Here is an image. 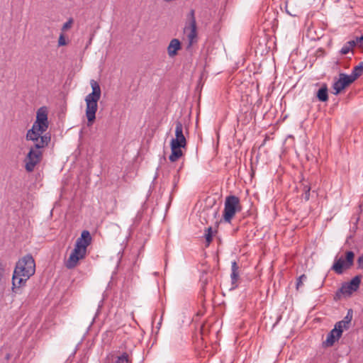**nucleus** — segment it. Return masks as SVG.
<instances>
[{
    "instance_id": "3",
    "label": "nucleus",
    "mask_w": 363,
    "mask_h": 363,
    "mask_svg": "<svg viewBox=\"0 0 363 363\" xmlns=\"http://www.w3.org/2000/svg\"><path fill=\"white\" fill-rule=\"evenodd\" d=\"M48 114V111L46 106L38 108L36 113V120L32 128L27 131L26 140H37L46 133L45 132L49 127Z\"/></svg>"
},
{
    "instance_id": "27",
    "label": "nucleus",
    "mask_w": 363,
    "mask_h": 363,
    "mask_svg": "<svg viewBox=\"0 0 363 363\" xmlns=\"http://www.w3.org/2000/svg\"><path fill=\"white\" fill-rule=\"evenodd\" d=\"M6 264L0 261V281L4 278Z\"/></svg>"
},
{
    "instance_id": "26",
    "label": "nucleus",
    "mask_w": 363,
    "mask_h": 363,
    "mask_svg": "<svg viewBox=\"0 0 363 363\" xmlns=\"http://www.w3.org/2000/svg\"><path fill=\"white\" fill-rule=\"evenodd\" d=\"M67 41L65 40V35L63 33H61L59 36L58 39V46H64L67 45Z\"/></svg>"
},
{
    "instance_id": "21",
    "label": "nucleus",
    "mask_w": 363,
    "mask_h": 363,
    "mask_svg": "<svg viewBox=\"0 0 363 363\" xmlns=\"http://www.w3.org/2000/svg\"><path fill=\"white\" fill-rule=\"evenodd\" d=\"M230 278L233 287H236L239 279V272H231Z\"/></svg>"
},
{
    "instance_id": "5",
    "label": "nucleus",
    "mask_w": 363,
    "mask_h": 363,
    "mask_svg": "<svg viewBox=\"0 0 363 363\" xmlns=\"http://www.w3.org/2000/svg\"><path fill=\"white\" fill-rule=\"evenodd\" d=\"M183 130L182 123L180 121H177L175 122V138H172L170 142L171 154L169 156V160L172 162L177 161L183 155L182 148H185L186 146L187 143Z\"/></svg>"
},
{
    "instance_id": "32",
    "label": "nucleus",
    "mask_w": 363,
    "mask_h": 363,
    "mask_svg": "<svg viewBox=\"0 0 363 363\" xmlns=\"http://www.w3.org/2000/svg\"><path fill=\"white\" fill-rule=\"evenodd\" d=\"M311 191V186L308 184H303V191L308 192Z\"/></svg>"
},
{
    "instance_id": "4",
    "label": "nucleus",
    "mask_w": 363,
    "mask_h": 363,
    "mask_svg": "<svg viewBox=\"0 0 363 363\" xmlns=\"http://www.w3.org/2000/svg\"><path fill=\"white\" fill-rule=\"evenodd\" d=\"M90 84L92 91L85 97V113L87 118L88 126L92 125L96 119V113L98 110V101L101 95V87L96 81L91 79Z\"/></svg>"
},
{
    "instance_id": "10",
    "label": "nucleus",
    "mask_w": 363,
    "mask_h": 363,
    "mask_svg": "<svg viewBox=\"0 0 363 363\" xmlns=\"http://www.w3.org/2000/svg\"><path fill=\"white\" fill-rule=\"evenodd\" d=\"M91 242V237L88 230L82 231L80 238H79L75 243L74 247L82 250L86 252V248L90 245Z\"/></svg>"
},
{
    "instance_id": "29",
    "label": "nucleus",
    "mask_w": 363,
    "mask_h": 363,
    "mask_svg": "<svg viewBox=\"0 0 363 363\" xmlns=\"http://www.w3.org/2000/svg\"><path fill=\"white\" fill-rule=\"evenodd\" d=\"M358 268L363 269V255L359 256L357 259Z\"/></svg>"
},
{
    "instance_id": "2",
    "label": "nucleus",
    "mask_w": 363,
    "mask_h": 363,
    "mask_svg": "<svg viewBox=\"0 0 363 363\" xmlns=\"http://www.w3.org/2000/svg\"><path fill=\"white\" fill-rule=\"evenodd\" d=\"M51 140L50 133H45L40 139L31 140L33 145L29 149V151L24 159L25 169L27 172H32L35 167L38 164L43 158V149L48 147Z\"/></svg>"
},
{
    "instance_id": "6",
    "label": "nucleus",
    "mask_w": 363,
    "mask_h": 363,
    "mask_svg": "<svg viewBox=\"0 0 363 363\" xmlns=\"http://www.w3.org/2000/svg\"><path fill=\"white\" fill-rule=\"evenodd\" d=\"M242 208L240 199L234 195L225 198L223 218L225 222L230 223L235 213L240 212Z\"/></svg>"
},
{
    "instance_id": "16",
    "label": "nucleus",
    "mask_w": 363,
    "mask_h": 363,
    "mask_svg": "<svg viewBox=\"0 0 363 363\" xmlns=\"http://www.w3.org/2000/svg\"><path fill=\"white\" fill-rule=\"evenodd\" d=\"M340 78L342 81L345 87L349 86L357 79L356 78H354L352 73L349 75L344 73H341L340 74Z\"/></svg>"
},
{
    "instance_id": "9",
    "label": "nucleus",
    "mask_w": 363,
    "mask_h": 363,
    "mask_svg": "<svg viewBox=\"0 0 363 363\" xmlns=\"http://www.w3.org/2000/svg\"><path fill=\"white\" fill-rule=\"evenodd\" d=\"M86 252L80 250L79 247H74L69 258L65 262V266L69 269H74L77 266L79 261L86 257Z\"/></svg>"
},
{
    "instance_id": "28",
    "label": "nucleus",
    "mask_w": 363,
    "mask_h": 363,
    "mask_svg": "<svg viewBox=\"0 0 363 363\" xmlns=\"http://www.w3.org/2000/svg\"><path fill=\"white\" fill-rule=\"evenodd\" d=\"M231 271L232 272H239V267L235 261H233L231 263Z\"/></svg>"
},
{
    "instance_id": "22",
    "label": "nucleus",
    "mask_w": 363,
    "mask_h": 363,
    "mask_svg": "<svg viewBox=\"0 0 363 363\" xmlns=\"http://www.w3.org/2000/svg\"><path fill=\"white\" fill-rule=\"evenodd\" d=\"M205 238L207 242V244L209 245L212 241V228L209 227L206 229Z\"/></svg>"
},
{
    "instance_id": "17",
    "label": "nucleus",
    "mask_w": 363,
    "mask_h": 363,
    "mask_svg": "<svg viewBox=\"0 0 363 363\" xmlns=\"http://www.w3.org/2000/svg\"><path fill=\"white\" fill-rule=\"evenodd\" d=\"M333 88L335 90V93L334 94H337L342 90H343L345 87V85L343 84V82L341 80V79L339 78L338 80H337L336 82H334V84L333 85Z\"/></svg>"
},
{
    "instance_id": "23",
    "label": "nucleus",
    "mask_w": 363,
    "mask_h": 363,
    "mask_svg": "<svg viewBox=\"0 0 363 363\" xmlns=\"http://www.w3.org/2000/svg\"><path fill=\"white\" fill-rule=\"evenodd\" d=\"M307 279L306 276L305 274L301 275L296 281V289L298 290L300 286L303 284V281L306 280Z\"/></svg>"
},
{
    "instance_id": "19",
    "label": "nucleus",
    "mask_w": 363,
    "mask_h": 363,
    "mask_svg": "<svg viewBox=\"0 0 363 363\" xmlns=\"http://www.w3.org/2000/svg\"><path fill=\"white\" fill-rule=\"evenodd\" d=\"M114 363H130L128 354L123 352L121 355L118 356Z\"/></svg>"
},
{
    "instance_id": "8",
    "label": "nucleus",
    "mask_w": 363,
    "mask_h": 363,
    "mask_svg": "<svg viewBox=\"0 0 363 363\" xmlns=\"http://www.w3.org/2000/svg\"><path fill=\"white\" fill-rule=\"evenodd\" d=\"M345 260L342 257L337 259L331 267L337 274L343 272V268L349 269L354 263V253L352 251H347L345 253Z\"/></svg>"
},
{
    "instance_id": "11",
    "label": "nucleus",
    "mask_w": 363,
    "mask_h": 363,
    "mask_svg": "<svg viewBox=\"0 0 363 363\" xmlns=\"http://www.w3.org/2000/svg\"><path fill=\"white\" fill-rule=\"evenodd\" d=\"M360 278L359 276L354 277L350 283L343 285L340 291L342 294H352V291H355L359 288V284H360Z\"/></svg>"
},
{
    "instance_id": "24",
    "label": "nucleus",
    "mask_w": 363,
    "mask_h": 363,
    "mask_svg": "<svg viewBox=\"0 0 363 363\" xmlns=\"http://www.w3.org/2000/svg\"><path fill=\"white\" fill-rule=\"evenodd\" d=\"M72 23H73V19L69 18L66 23H65L63 24V26L62 27V30L65 31V30L69 29L72 27Z\"/></svg>"
},
{
    "instance_id": "30",
    "label": "nucleus",
    "mask_w": 363,
    "mask_h": 363,
    "mask_svg": "<svg viewBox=\"0 0 363 363\" xmlns=\"http://www.w3.org/2000/svg\"><path fill=\"white\" fill-rule=\"evenodd\" d=\"M350 311H349L347 315L345 317V318L343 319L344 320H348V323H350L351 320H352V315H350Z\"/></svg>"
},
{
    "instance_id": "31",
    "label": "nucleus",
    "mask_w": 363,
    "mask_h": 363,
    "mask_svg": "<svg viewBox=\"0 0 363 363\" xmlns=\"http://www.w3.org/2000/svg\"><path fill=\"white\" fill-rule=\"evenodd\" d=\"M303 198L306 201H308L310 199V191L308 192H303Z\"/></svg>"
},
{
    "instance_id": "7",
    "label": "nucleus",
    "mask_w": 363,
    "mask_h": 363,
    "mask_svg": "<svg viewBox=\"0 0 363 363\" xmlns=\"http://www.w3.org/2000/svg\"><path fill=\"white\" fill-rule=\"evenodd\" d=\"M187 19L188 21L184 26V33L188 41L187 48H189L197 41L196 21L194 9L189 11Z\"/></svg>"
},
{
    "instance_id": "1",
    "label": "nucleus",
    "mask_w": 363,
    "mask_h": 363,
    "mask_svg": "<svg viewBox=\"0 0 363 363\" xmlns=\"http://www.w3.org/2000/svg\"><path fill=\"white\" fill-rule=\"evenodd\" d=\"M35 272V262L30 254L21 258L16 264L12 277V292L20 294L21 289L23 287L27 281Z\"/></svg>"
},
{
    "instance_id": "15",
    "label": "nucleus",
    "mask_w": 363,
    "mask_h": 363,
    "mask_svg": "<svg viewBox=\"0 0 363 363\" xmlns=\"http://www.w3.org/2000/svg\"><path fill=\"white\" fill-rule=\"evenodd\" d=\"M317 98L319 101L325 102L328 101V88L325 84H324L323 86H321L320 89L318 91L317 93Z\"/></svg>"
},
{
    "instance_id": "13",
    "label": "nucleus",
    "mask_w": 363,
    "mask_h": 363,
    "mask_svg": "<svg viewBox=\"0 0 363 363\" xmlns=\"http://www.w3.org/2000/svg\"><path fill=\"white\" fill-rule=\"evenodd\" d=\"M181 49V43L178 39H172L168 47L167 52L169 57H174L177 55V51Z\"/></svg>"
},
{
    "instance_id": "18",
    "label": "nucleus",
    "mask_w": 363,
    "mask_h": 363,
    "mask_svg": "<svg viewBox=\"0 0 363 363\" xmlns=\"http://www.w3.org/2000/svg\"><path fill=\"white\" fill-rule=\"evenodd\" d=\"M363 73V62H361L357 66L354 67L352 71V74L354 78L357 79Z\"/></svg>"
},
{
    "instance_id": "25",
    "label": "nucleus",
    "mask_w": 363,
    "mask_h": 363,
    "mask_svg": "<svg viewBox=\"0 0 363 363\" xmlns=\"http://www.w3.org/2000/svg\"><path fill=\"white\" fill-rule=\"evenodd\" d=\"M356 46L360 49H363V35L360 37H356L354 38Z\"/></svg>"
},
{
    "instance_id": "20",
    "label": "nucleus",
    "mask_w": 363,
    "mask_h": 363,
    "mask_svg": "<svg viewBox=\"0 0 363 363\" xmlns=\"http://www.w3.org/2000/svg\"><path fill=\"white\" fill-rule=\"evenodd\" d=\"M335 325L336 328H337V329H340L342 333L344 329L347 330L349 328L350 323H348V320H342L337 322Z\"/></svg>"
},
{
    "instance_id": "12",
    "label": "nucleus",
    "mask_w": 363,
    "mask_h": 363,
    "mask_svg": "<svg viewBox=\"0 0 363 363\" xmlns=\"http://www.w3.org/2000/svg\"><path fill=\"white\" fill-rule=\"evenodd\" d=\"M342 335V330L335 328L328 334L327 338L323 344L327 347H331L334 343L340 339Z\"/></svg>"
},
{
    "instance_id": "14",
    "label": "nucleus",
    "mask_w": 363,
    "mask_h": 363,
    "mask_svg": "<svg viewBox=\"0 0 363 363\" xmlns=\"http://www.w3.org/2000/svg\"><path fill=\"white\" fill-rule=\"evenodd\" d=\"M354 47H356V43H355L354 39H353L352 40L347 42L345 44H344V45L340 50V52L342 55H346V54L349 53L350 52L352 51L353 48Z\"/></svg>"
}]
</instances>
